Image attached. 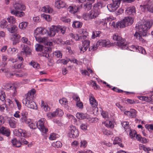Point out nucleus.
Here are the masks:
<instances>
[{"instance_id": "1", "label": "nucleus", "mask_w": 153, "mask_h": 153, "mask_svg": "<svg viewBox=\"0 0 153 153\" xmlns=\"http://www.w3.org/2000/svg\"><path fill=\"white\" fill-rule=\"evenodd\" d=\"M152 25V22L147 20L145 21L142 24H139L138 26L135 27V28L140 33L136 32L134 35V36L137 38L140 36H143V37L147 36L148 30L151 27Z\"/></svg>"}, {"instance_id": "2", "label": "nucleus", "mask_w": 153, "mask_h": 153, "mask_svg": "<svg viewBox=\"0 0 153 153\" xmlns=\"http://www.w3.org/2000/svg\"><path fill=\"white\" fill-rule=\"evenodd\" d=\"M35 93L36 90L34 89H32L29 91L25 95L26 97L22 100V103L29 108L36 109L37 108V105L35 102L33 100Z\"/></svg>"}, {"instance_id": "3", "label": "nucleus", "mask_w": 153, "mask_h": 153, "mask_svg": "<svg viewBox=\"0 0 153 153\" xmlns=\"http://www.w3.org/2000/svg\"><path fill=\"white\" fill-rule=\"evenodd\" d=\"M113 39L114 40L117 41V45L121 48L125 49L128 48V45L126 42L121 37L119 36L118 34L116 33L114 34Z\"/></svg>"}, {"instance_id": "4", "label": "nucleus", "mask_w": 153, "mask_h": 153, "mask_svg": "<svg viewBox=\"0 0 153 153\" xmlns=\"http://www.w3.org/2000/svg\"><path fill=\"white\" fill-rule=\"evenodd\" d=\"M133 22V19L131 17H126L123 20L118 22L116 23V27L117 28H123L131 25Z\"/></svg>"}, {"instance_id": "5", "label": "nucleus", "mask_w": 153, "mask_h": 153, "mask_svg": "<svg viewBox=\"0 0 153 153\" xmlns=\"http://www.w3.org/2000/svg\"><path fill=\"white\" fill-rule=\"evenodd\" d=\"M5 121L3 117L0 115V134L7 137L10 136V133L9 129L7 127L1 126L3 124Z\"/></svg>"}, {"instance_id": "6", "label": "nucleus", "mask_w": 153, "mask_h": 153, "mask_svg": "<svg viewBox=\"0 0 153 153\" xmlns=\"http://www.w3.org/2000/svg\"><path fill=\"white\" fill-rule=\"evenodd\" d=\"M140 7L143 12L148 11L150 13H153V0H149L146 4L140 5Z\"/></svg>"}, {"instance_id": "7", "label": "nucleus", "mask_w": 153, "mask_h": 153, "mask_svg": "<svg viewBox=\"0 0 153 153\" xmlns=\"http://www.w3.org/2000/svg\"><path fill=\"white\" fill-rule=\"evenodd\" d=\"M46 122L45 119L42 118L39 120L36 123L37 128L43 133H46L48 131V128L45 126Z\"/></svg>"}, {"instance_id": "8", "label": "nucleus", "mask_w": 153, "mask_h": 153, "mask_svg": "<svg viewBox=\"0 0 153 153\" xmlns=\"http://www.w3.org/2000/svg\"><path fill=\"white\" fill-rule=\"evenodd\" d=\"M69 135L70 138H75L79 135V132L76 127L73 125H71L69 127Z\"/></svg>"}, {"instance_id": "9", "label": "nucleus", "mask_w": 153, "mask_h": 153, "mask_svg": "<svg viewBox=\"0 0 153 153\" xmlns=\"http://www.w3.org/2000/svg\"><path fill=\"white\" fill-rule=\"evenodd\" d=\"M48 33V31L42 27L37 28L34 30L35 36H37L38 35H43Z\"/></svg>"}, {"instance_id": "10", "label": "nucleus", "mask_w": 153, "mask_h": 153, "mask_svg": "<svg viewBox=\"0 0 153 153\" xmlns=\"http://www.w3.org/2000/svg\"><path fill=\"white\" fill-rule=\"evenodd\" d=\"M82 46L79 47L81 53H83L85 52L89 47L90 44V41L89 40L86 39L82 41Z\"/></svg>"}, {"instance_id": "11", "label": "nucleus", "mask_w": 153, "mask_h": 153, "mask_svg": "<svg viewBox=\"0 0 153 153\" xmlns=\"http://www.w3.org/2000/svg\"><path fill=\"white\" fill-rule=\"evenodd\" d=\"M97 45L103 47H109L111 46L110 41L108 39H100L97 42Z\"/></svg>"}, {"instance_id": "12", "label": "nucleus", "mask_w": 153, "mask_h": 153, "mask_svg": "<svg viewBox=\"0 0 153 153\" xmlns=\"http://www.w3.org/2000/svg\"><path fill=\"white\" fill-rule=\"evenodd\" d=\"M5 89H9L11 94L13 97H15L17 94L16 87L13 85H7L6 86Z\"/></svg>"}, {"instance_id": "13", "label": "nucleus", "mask_w": 153, "mask_h": 153, "mask_svg": "<svg viewBox=\"0 0 153 153\" xmlns=\"http://www.w3.org/2000/svg\"><path fill=\"white\" fill-rule=\"evenodd\" d=\"M14 134L18 137L22 136L26 137L27 136V133L25 131L19 129L18 130H15L14 131Z\"/></svg>"}, {"instance_id": "14", "label": "nucleus", "mask_w": 153, "mask_h": 153, "mask_svg": "<svg viewBox=\"0 0 153 153\" xmlns=\"http://www.w3.org/2000/svg\"><path fill=\"white\" fill-rule=\"evenodd\" d=\"M90 13L91 19H92L97 17L100 14V11L99 9H95L93 8V10H91L90 12Z\"/></svg>"}, {"instance_id": "15", "label": "nucleus", "mask_w": 153, "mask_h": 153, "mask_svg": "<svg viewBox=\"0 0 153 153\" xmlns=\"http://www.w3.org/2000/svg\"><path fill=\"white\" fill-rule=\"evenodd\" d=\"M137 111L134 109H131L130 111H126L124 114L129 117L135 118L136 116Z\"/></svg>"}, {"instance_id": "16", "label": "nucleus", "mask_w": 153, "mask_h": 153, "mask_svg": "<svg viewBox=\"0 0 153 153\" xmlns=\"http://www.w3.org/2000/svg\"><path fill=\"white\" fill-rule=\"evenodd\" d=\"M22 51L21 52V54H25L26 56H28L31 54V50L27 45H23Z\"/></svg>"}, {"instance_id": "17", "label": "nucleus", "mask_w": 153, "mask_h": 153, "mask_svg": "<svg viewBox=\"0 0 153 153\" xmlns=\"http://www.w3.org/2000/svg\"><path fill=\"white\" fill-rule=\"evenodd\" d=\"M57 26H53L50 28V33L48 32V34L51 37L54 36L56 33H58Z\"/></svg>"}, {"instance_id": "18", "label": "nucleus", "mask_w": 153, "mask_h": 153, "mask_svg": "<svg viewBox=\"0 0 153 153\" xmlns=\"http://www.w3.org/2000/svg\"><path fill=\"white\" fill-rule=\"evenodd\" d=\"M81 8V7L79 6L73 5L69 6L68 8V10L71 13L74 14L77 12Z\"/></svg>"}, {"instance_id": "19", "label": "nucleus", "mask_w": 153, "mask_h": 153, "mask_svg": "<svg viewBox=\"0 0 153 153\" xmlns=\"http://www.w3.org/2000/svg\"><path fill=\"white\" fill-rule=\"evenodd\" d=\"M111 20L112 19L110 17H108L103 19L102 26L104 29H107L109 28L107 23H108L109 25H110Z\"/></svg>"}, {"instance_id": "20", "label": "nucleus", "mask_w": 153, "mask_h": 153, "mask_svg": "<svg viewBox=\"0 0 153 153\" xmlns=\"http://www.w3.org/2000/svg\"><path fill=\"white\" fill-rule=\"evenodd\" d=\"M89 100L90 104L92 107L96 108L97 105V102L95 98L92 94H91L89 96Z\"/></svg>"}, {"instance_id": "21", "label": "nucleus", "mask_w": 153, "mask_h": 153, "mask_svg": "<svg viewBox=\"0 0 153 153\" xmlns=\"http://www.w3.org/2000/svg\"><path fill=\"white\" fill-rule=\"evenodd\" d=\"M51 48L50 47H45L43 48L42 51L43 53L42 56L48 58L49 57V53L51 52Z\"/></svg>"}, {"instance_id": "22", "label": "nucleus", "mask_w": 153, "mask_h": 153, "mask_svg": "<svg viewBox=\"0 0 153 153\" xmlns=\"http://www.w3.org/2000/svg\"><path fill=\"white\" fill-rule=\"evenodd\" d=\"M135 8L134 6L129 7L127 8L126 10L125 13L127 15H133L135 13Z\"/></svg>"}, {"instance_id": "23", "label": "nucleus", "mask_w": 153, "mask_h": 153, "mask_svg": "<svg viewBox=\"0 0 153 153\" xmlns=\"http://www.w3.org/2000/svg\"><path fill=\"white\" fill-rule=\"evenodd\" d=\"M13 7L15 10V11L24 10L25 9V7L24 5L20 3L17 2L15 3L14 4Z\"/></svg>"}, {"instance_id": "24", "label": "nucleus", "mask_w": 153, "mask_h": 153, "mask_svg": "<svg viewBox=\"0 0 153 153\" xmlns=\"http://www.w3.org/2000/svg\"><path fill=\"white\" fill-rule=\"evenodd\" d=\"M35 37L36 41L39 42L44 44L45 45L46 43L48 42V39L47 37H44L43 38L40 37L35 36Z\"/></svg>"}, {"instance_id": "25", "label": "nucleus", "mask_w": 153, "mask_h": 153, "mask_svg": "<svg viewBox=\"0 0 153 153\" xmlns=\"http://www.w3.org/2000/svg\"><path fill=\"white\" fill-rule=\"evenodd\" d=\"M65 2L61 0H57L55 2V6L58 9L65 7Z\"/></svg>"}, {"instance_id": "26", "label": "nucleus", "mask_w": 153, "mask_h": 153, "mask_svg": "<svg viewBox=\"0 0 153 153\" xmlns=\"http://www.w3.org/2000/svg\"><path fill=\"white\" fill-rule=\"evenodd\" d=\"M118 7V6H116L113 3L107 5V8L110 12H114L115 11Z\"/></svg>"}, {"instance_id": "27", "label": "nucleus", "mask_w": 153, "mask_h": 153, "mask_svg": "<svg viewBox=\"0 0 153 153\" xmlns=\"http://www.w3.org/2000/svg\"><path fill=\"white\" fill-rule=\"evenodd\" d=\"M41 11L46 13H51L53 12V9L50 6L46 5L42 8Z\"/></svg>"}, {"instance_id": "28", "label": "nucleus", "mask_w": 153, "mask_h": 153, "mask_svg": "<svg viewBox=\"0 0 153 153\" xmlns=\"http://www.w3.org/2000/svg\"><path fill=\"white\" fill-rule=\"evenodd\" d=\"M105 5L106 4L105 2L100 1L95 4L94 5L93 8L95 9H99L100 10V8L104 7Z\"/></svg>"}, {"instance_id": "29", "label": "nucleus", "mask_w": 153, "mask_h": 153, "mask_svg": "<svg viewBox=\"0 0 153 153\" xmlns=\"http://www.w3.org/2000/svg\"><path fill=\"white\" fill-rule=\"evenodd\" d=\"M122 140L119 137H116L113 141L114 144H118L120 147H123V145L121 143Z\"/></svg>"}, {"instance_id": "30", "label": "nucleus", "mask_w": 153, "mask_h": 153, "mask_svg": "<svg viewBox=\"0 0 153 153\" xmlns=\"http://www.w3.org/2000/svg\"><path fill=\"white\" fill-rule=\"evenodd\" d=\"M11 13L12 14L20 17L23 16L25 15V13L23 12L15 11L14 10H11Z\"/></svg>"}, {"instance_id": "31", "label": "nucleus", "mask_w": 153, "mask_h": 153, "mask_svg": "<svg viewBox=\"0 0 153 153\" xmlns=\"http://www.w3.org/2000/svg\"><path fill=\"white\" fill-rule=\"evenodd\" d=\"M64 114L63 111L59 108L57 109L56 111L53 112V115L55 117L57 116H62Z\"/></svg>"}, {"instance_id": "32", "label": "nucleus", "mask_w": 153, "mask_h": 153, "mask_svg": "<svg viewBox=\"0 0 153 153\" xmlns=\"http://www.w3.org/2000/svg\"><path fill=\"white\" fill-rule=\"evenodd\" d=\"M6 28L10 33H13L16 31L17 27L15 25L11 26L10 27L9 26H7Z\"/></svg>"}, {"instance_id": "33", "label": "nucleus", "mask_w": 153, "mask_h": 153, "mask_svg": "<svg viewBox=\"0 0 153 153\" xmlns=\"http://www.w3.org/2000/svg\"><path fill=\"white\" fill-rule=\"evenodd\" d=\"M11 142L14 146L19 147L21 146V143L20 142V140L18 141L16 139L14 138L11 140Z\"/></svg>"}, {"instance_id": "34", "label": "nucleus", "mask_w": 153, "mask_h": 153, "mask_svg": "<svg viewBox=\"0 0 153 153\" xmlns=\"http://www.w3.org/2000/svg\"><path fill=\"white\" fill-rule=\"evenodd\" d=\"M9 124L12 128H14L16 127V122L15 121V119L12 118L10 119L9 121Z\"/></svg>"}, {"instance_id": "35", "label": "nucleus", "mask_w": 153, "mask_h": 153, "mask_svg": "<svg viewBox=\"0 0 153 153\" xmlns=\"http://www.w3.org/2000/svg\"><path fill=\"white\" fill-rule=\"evenodd\" d=\"M29 65L32 66L33 68L36 69H39L40 67L39 64L33 60H32L31 61V62L29 63Z\"/></svg>"}, {"instance_id": "36", "label": "nucleus", "mask_w": 153, "mask_h": 153, "mask_svg": "<svg viewBox=\"0 0 153 153\" xmlns=\"http://www.w3.org/2000/svg\"><path fill=\"white\" fill-rule=\"evenodd\" d=\"M58 27V32H61L63 34L65 33L66 32V27L64 26H57Z\"/></svg>"}, {"instance_id": "37", "label": "nucleus", "mask_w": 153, "mask_h": 153, "mask_svg": "<svg viewBox=\"0 0 153 153\" xmlns=\"http://www.w3.org/2000/svg\"><path fill=\"white\" fill-rule=\"evenodd\" d=\"M103 124L107 127L113 128L114 127V125L112 122L109 120H106L103 123Z\"/></svg>"}, {"instance_id": "38", "label": "nucleus", "mask_w": 153, "mask_h": 153, "mask_svg": "<svg viewBox=\"0 0 153 153\" xmlns=\"http://www.w3.org/2000/svg\"><path fill=\"white\" fill-rule=\"evenodd\" d=\"M121 124L125 130V131L128 132V130L130 129L129 128V123L127 122H123L121 123Z\"/></svg>"}, {"instance_id": "39", "label": "nucleus", "mask_w": 153, "mask_h": 153, "mask_svg": "<svg viewBox=\"0 0 153 153\" xmlns=\"http://www.w3.org/2000/svg\"><path fill=\"white\" fill-rule=\"evenodd\" d=\"M82 26V22L79 21H75L73 22L72 24L73 27L75 28H80Z\"/></svg>"}, {"instance_id": "40", "label": "nucleus", "mask_w": 153, "mask_h": 153, "mask_svg": "<svg viewBox=\"0 0 153 153\" xmlns=\"http://www.w3.org/2000/svg\"><path fill=\"white\" fill-rule=\"evenodd\" d=\"M137 98L140 100L142 101H144L148 102H149L151 101L150 98H149L147 97L140 96L137 97Z\"/></svg>"}, {"instance_id": "41", "label": "nucleus", "mask_w": 153, "mask_h": 153, "mask_svg": "<svg viewBox=\"0 0 153 153\" xmlns=\"http://www.w3.org/2000/svg\"><path fill=\"white\" fill-rule=\"evenodd\" d=\"M90 12L88 13H84L82 16L83 19L85 20H91Z\"/></svg>"}, {"instance_id": "42", "label": "nucleus", "mask_w": 153, "mask_h": 153, "mask_svg": "<svg viewBox=\"0 0 153 153\" xmlns=\"http://www.w3.org/2000/svg\"><path fill=\"white\" fill-rule=\"evenodd\" d=\"M101 32L100 31H94L93 32L91 38L93 39L97 37H99L100 34L101 33Z\"/></svg>"}, {"instance_id": "43", "label": "nucleus", "mask_w": 153, "mask_h": 153, "mask_svg": "<svg viewBox=\"0 0 153 153\" xmlns=\"http://www.w3.org/2000/svg\"><path fill=\"white\" fill-rule=\"evenodd\" d=\"M52 145L53 147L59 148L61 147L62 146V143L59 141H57L53 142L52 144Z\"/></svg>"}, {"instance_id": "44", "label": "nucleus", "mask_w": 153, "mask_h": 153, "mask_svg": "<svg viewBox=\"0 0 153 153\" xmlns=\"http://www.w3.org/2000/svg\"><path fill=\"white\" fill-rule=\"evenodd\" d=\"M41 106L42 108L46 111H48L50 109L48 105L45 104L44 103V101L42 100L41 102Z\"/></svg>"}, {"instance_id": "45", "label": "nucleus", "mask_w": 153, "mask_h": 153, "mask_svg": "<svg viewBox=\"0 0 153 153\" xmlns=\"http://www.w3.org/2000/svg\"><path fill=\"white\" fill-rule=\"evenodd\" d=\"M36 50L37 51L41 52L42 51L44 47L42 45L39 44H36L35 46Z\"/></svg>"}, {"instance_id": "46", "label": "nucleus", "mask_w": 153, "mask_h": 153, "mask_svg": "<svg viewBox=\"0 0 153 153\" xmlns=\"http://www.w3.org/2000/svg\"><path fill=\"white\" fill-rule=\"evenodd\" d=\"M18 50L16 48H9L7 50L8 52L10 54H15L18 51Z\"/></svg>"}, {"instance_id": "47", "label": "nucleus", "mask_w": 153, "mask_h": 153, "mask_svg": "<svg viewBox=\"0 0 153 153\" xmlns=\"http://www.w3.org/2000/svg\"><path fill=\"white\" fill-rule=\"evenodd\" d=\"M6 96L4 92L3 91H0V100L2 101L5 100Z\"/></svg>"}, {"instance_id": "48", "label": "nucleus", "mask_w": 153, "mask_h": 153, "mask_svg": "<svg viewBox=\"0 0 153 153\" xmlns=\"http://www.w3.org/2000/svg\"><path fill=\"white\" fill-rule=\"evenodd\" d=\"M41 17L47 21L49 22L51 20L50 15H48L45 14L44 13L42 14Z\"/></svg>"}, {"instance_id": "49", "label": "nucleus", "mask_w": 153, "mask_h": 153, "mask_svg": "<svg viewBox=\"0 0 153 153\" xmlns=\"http://www.w3.org/2000/svg\"><path fill=\"white\" fill-rule=\"evenodd\" d=\"M7 21L4 20H3L1 21L0 24V27L1 28H6L7 26H9L7 25Z\"/></svg>"}, {"instance_id": "50", "label": "nucleus", "mask_w": 153, "mask_h": 153, "mask_svg": "<svg viewBox=\"0 0 153 153\" xmlns=\"http://www.w3.org/2000/svg\"><path fill=\"white\" fill-rule=\"evenodd\" d=\"M28 23L27 22H22L20 23L19 25V27L21 29L25 28L27 27Z\"/></svg>"}, {"instance_id": "51", "label": "nucleus", "mask_w": 153, "mask_h": 153, "mask_svg": "<svg viewBox=\"0 0 153 153\" xmlns=\"http://www.w3.org/2000/svg\"><path fill=\"white\" fill-rule=\"evenodd\" d=\"M22 117L21 118V120L22 121H25V119L27 118L26 116L27 114V112L25 111H23L21 113Z\"/></svg>"}, {"instance_id": "52", "label": "nucleus", "mask_w": 153, "mask_h": 153, "mask_svg": "<svg viewBox=\"0 0 153 153\" xmlns=\"http://www.w3.org/2000/svg\"><path fill=\"white\" fill-rule=\"evenodd\" d=\"M136 51H138L139 52L144 54H145L146 53L145 50L142 47L140 46H137V50Z\"/></svg>"}, {"instance_id": "53", "label": "nucleus", "mask_w": 153, "mask_h": 153, "mask_svg": "<svg viewBox=\"0 0 153 153\" xmlns=\"http://www.w3.org/2000/svg\"><path fill=\"white\" fill-rule=\"evenodd\" d=\"M92 7V4L90 2L86 3L84 5V7L87 10H88L91 9Z\"/></svg>"}, {"instance_id": "54", "label": "nucleus", "mask_w": 153, "mask_h": 153, "mask_svg": "<svg viewBox=\"0 0 153 153\" xmlns=\"http://www.w3.org/2000/svg\"><path fill=\"white\" fill-rule=\"evenodd\" d=\"M76 116L77 118L80 120L84 119L86 118L84 114L79 113H77L76 114Z\"/></svg>"}, {"instance_id": "55", "label": "nucleus", "mask_w": 153, "mask_h": 153, "mask_svg": "<svg viewBox=\"0 0 153 153\" xmlns=\"http://www.w3.org/2000/svg\"><path fill=\"white\" fill-rule=\"evenodd\" d=\"M103 22V19H97L94 22L95 24L97 26H98L100 25V24L102 23Z\"/></svg>"}, {"instance_id": "56", "label": "nucleus", "mask_w": 153, "mask_h": 153, "mask_svg": "<svg viewBox=\"0 0 153 153\" xmlns=\"http://www.w3.org/2000/svg\"><path fill=\"white\" fill-rule=\"evenodd\" d=\"M7 19L8 22L12 24L16 22V19L13 16H10L7 18Z\"/></svg>"}, {"instance_id": "57", "label": "nucleus", "mask_w": 153, "mask_h": 153, "mask_svg": "<svg viewBox=\"0 0 153 153\" xmlns=\"http://www.w3.org/2000/svg\"><path fill=\"white\" fill-rule=\"evenodd\" d=\"M128 131H129V135L131 138L135 137L136 134V131L135 130H131L130 129L128 130Z\"/></svg>"}, {"instance_id": "58", "label": "nucleus", "mask_w": 153, "mask_h": 153, "mask_svg": "<svg viewBox=\"0 0 153 153\" xmlns=\"http://www.w3.org/2000/svg\"><path fill=\"white\" fill-rule=\"evenodd\" d=\"M54 55L58 58H61L62 56V54L59 51H57L53 53Z\"/></svg>"}, {"instance_id": "59", "label": "nucleus", "mask_w": 153, "mask_h": 153, "mask_svg": "<svg viewBox=\"0 0 153 153\" xmlns=\"http://www.w3.org/2000/svg\"><path fill=\"white\" fill-rule=\"evenodd\" d=\"M102 131L104 134L107 136L111 135L112 134L111 131L105 128L102 129Z\"/></svg>"}, {"instance_id": "60", "label": "nucleus", "mask_w": 153, "mask_h": 153, "mask_svg": "<svg viewBox=\"0 0 153 153\" xmlns=\"http://www.w3.org/2000/svg\"><path fill=\"white\" fill-rule=\"evenodd\" d=\"M59 103L62 105H66L68 103L67 99L65 98H62L59 100Z\"/></svg>"}, {"instance_id": "61", "label": "nucleus", "mask_w": 153, "mask_h": 153, "mask_svg": "<svg viewBox=\"0 0 153 153\" xmlns=\"http://www.w3.org/2000/svg\"><path fill=\"white\" fill-rule=\"evenodd\" d=\"M61 20L63 22L69 24L71 22V19L69 18L66 17H62L61 18Z\"/></svg>"}, {"instance_id": "62", "label": "nucleus", "mask_w": 153, "mask_h": 153, "mask_svg": "<svg viewBox=\"0 0 153 153\" xmlns=\"http://www.w3.org/2000/svg\"><path fill=\"white\" fill-rule=\"evenodd\" d=\"M21 40L23 43H25L28 45H30V42L29 41H28L26 37H22Z\"/></svg>"}, {"instance_id": "63", "label": "nucleus", "mask_w": 153, "mask_h": 153, "mask_svg": "<svg viewBox=\"0 0 153 153\" xmlns=\"http://www.w3.org/2000/svg\"><path fill=\"white\" fill-rule=\"evenodd\" d=\"M101 114L103 118L106 119L108 117V113L107 112L105 111H102L101 112Z\"/></svg>"}, {"instance_id": "64", "label": "nucleus", "mask_w": 153, "mask_h": 153, "mask_svg": "<svg viewBox=\"0 0 153 153\" xmlns=\"http://www.w3.org/2000/svg\"><path fill=\"white\" fill-rule=\"evenodd\" d=\"M29 126L30 128L32 129H35L37 127L36 124L33 121L29 124Z\"/></svg>"}]
</instances>
